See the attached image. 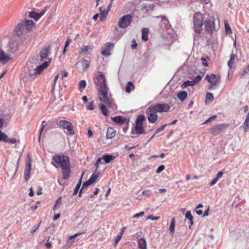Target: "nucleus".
Returning a JSON list of instances; mask_svg holds the SVG:
<instances>
[{
	"instance_id": "nucleus-1",
	"label": "nucleus",
	"mask_w": 249,
	"mask_h": 249,
	"mask_svg": "<svg viewBox=\"0 0 249 249\" xmlns=\"http://www.w3.org/2000/svg\"><path fill=\"white\" fill-rule=\"evenodd\" d=\"M94 83L98 87L97 89L100 95L99 100L104 102L107 106H112V100L108 94V88L106 83V80L103 73L98 71L97 76L94 79Z\"/></svg>"
},
{
	"instance_id": "nucleus-2",
	"label": "nucleus",
	"mask_w": 249,
	"mask_h": 249,
	"mask_svg": "<svg viewBox=\"0 0 249 249\" xmlns=\"http://www.w3.org/2000/svg\"><path fill=\"white\" fill-rule=\"evenodd\" d=\"M53 160L57 163L60 164L63 170V179H67L69 178L71 172L70 158L68 156L60 155L54 156Z\"/></svg>"
},
{
	"instance_id": "nucleus-3",
	"label": "nucleus",
	"mask_w": 249,
	"mask_h": 249,
	"mask_svg": "<svg viewBox=\"0 0 249 249\" xmlns=\"http://www.w3.org/2000/svg\"><path fill=\"white\" fill-rule=\"evenodd\" d=\"M193 19L194 29L195 33L194 38L195 39L200 36L202 26L204 24L203 16L199 12L196 13L194 15Z\"/></svg>"
},
{
	"instance_id": "nucleus-4",
	"label": "nucleus",
	"mask_w": 249,
	"mask_h": 249,
	"mask_svg": "<svg viewBox=\"0 0 249 249\" xmlns=\"http://www.w3.org/2000/svg\"><path fill=\"white\" fill-rule=\"evenodd\" d=\"M205 78L210 83L208 87L209 90H214L217 89L220 80V77L219 75H216L214 74H211L210 75L207 74Z\"/></svg>"
},
{
	"instance_id": "nucleus-5",
	"label": "nucleus",
	"mask_w": 249,
	"mask_h": 249,
	"mask_svg": "<svg viewBox=\"0 0 249 249\" xmlns=\"http://www.w3.org/2000/svg\"><path fill=\"white\" fill-rule=\"evenodd\" d=\"M58 124L64 130L67 135L70 136H72L74 135L73 126L71 122L66 120H60Z\"/></svg>"
},
{
	"instance_id": "nucleus-6",
	"label": "nucleus",
	"mask_w": 249,
	"mask_h": 249,
	"mask_svg": "<svg viewBox=\"0 0 249 249\" xmlns=\"http://www.w3.org/2000/svg\"><path fill=\"white\" fill-rule=\"evenodd\" d=\"M133 16L131 14H127L122 17L119 20L118 25L121 28H125L131 23Z\"/></svg>"
},
{
	"instance_id": "nucleus-7",
	"label": "nucleus",
	"mask_w": 249,
	"mask_h": 249,
	"mask_svg": "<svg viewBox=\"0 0 249 249\" xmlns=\"http://www.w3.org/2000/svg\"><path fill=\"white\" fill-rule=\"evenodd\" d=\"M51 48L49 46H44L42 49L39 52V55L38 56L37 59H38V61L39 62H41L43 61L44 60L50 59V58H48L49 54L50 53Z\"/></svg>"
},
{
	"instance_id": "nucleus-8",
	"label": "nucleus",
	"mask_w": 249,
	"mask_h": 249,
	"mask_svg": "<svg viewBox=\"0 0 249 249\" xmlns=\"http://www.w3.org/2000/svg\"><path fill=\"white\" fill-rule=\"evenodd\" d=\"M28 71L23 77V79L25 81H32L37 77L36 73H35V70L33 66L28 67Z\"/></svg>"
},
{
	"instance_id": "nucleus-9",
	"label": "nucleus",
	"mask_w": 249,
	"mask_h": 249,
	"mask_svg": "<svg viewBox=\"0 0 249 249\" xmlns=\"http://www.w3.org/2000/svg\"><path fill=\"white\" fill-rule=\"evenodd\" d=\"M152 108H153L154 110H155L157 113L158 112H167L170 107L167 104H157L155 105H153L150 106Z\"/></svg>"
},
{
	"instance_id": "nucleus-10",
	"label": "nucleus",
	"mask_w": 249,
	"mask_h": 249,
	"mask_svg": "<svg viewBox=\"0 0 249 249\" xmlns=\"http://www.w3.org/2000/svg\"><path fill=\"white\" fill-rule=\"evenodd\" d=\"M146 113L147 114V119L151 123H154L156 122L158 119V115L157 112L154 110L151 107H149L146 111Z\"/></svg>"
},
{
	"instance_id": "nucleus-11",
	"label": "nucleus",
	"mask_w": 249,
	"mask_h": 249,
	"mask_svg": "<svg viewBox=\"0 0 249 249\" xmlns=\"http://www.w3.org/2000/svg\"><path fill=\"white\" fill-rule=\"evenodd\" d=\"M204 27L207 33L212 34L213 31L215 30L214 20L210 19L206 20L204 22Z\"/></svg>"
},
{
	"instance_id": "nucleus-12",
	"label": "nucleus",
	"mask_w": 249,
	"mask_h": 249,
	"mask_svg": "<svg viewBox=\"0 0 249 249\" xmlns=\"http://www.w3.org/2000/svg\"><path fill=\"white\" fill-rule=\"evenodd\" d=\"M228 125L226 124L214 125L211 127L210 131L211 133L213 135H217L228 127Z\"/></svg>"
},
{
	"instance_id": "nucleus-13",
	"label": "nucleus",
	"mask_w": 249,
	"mask_h": 249,
	"mask_svg": "<svg viewBox=\"0 0 249 249\" xmlns=\"http://www.w3.org/2000/svg\"><path fill=\"white\" fill-rule=\"evenodd\" d=\"M157 18H161V20L160 21V29L163 31H168L171 28V25L169 23V21L167 18L165 16H158Z\"/></svg>"
},
{
	"instance_id": "nucleus-14",
	"label": "nucleus",
	"mask_w": 249,
	"mask_h": 249,
	"mask_svg": "<svg viewBox=\"0 0 249 249\" xmlns=\"http://www.w3.org/2000/svg\"><path fill=\"white\" fill-rule=\"evenodd\" d=\"M114 46V44L110 42H107L105 44L104 46L102 47L101 49L102 54L106 57L110 55V50Z\"/></svg>"
},
{
	"instance_id": "nucleus-15",
	"label": "nucleus",
	"mask_w": 249,
	"mask_h": 249,
	"mask_svg": "<svg viewBox=\"0 0 249 249\" xmlns=\"http://www.w3.org/2000/svg\"><path fill=\"white\" fill-rule=\"evenodd\" d=\"M31 167V160L29 158L26 161L25 168L24 172L23 177L25 181H27L30 178Z\"/></svg>"
},
{
	"instance_id": "nucleus-16",
	"label": "nucleus",
	"mask_w": 249,
	"mask_h": 249,
	"mask_svg": "<svg viewBox=\"0 0 249 249\" xmlns=\"http://www.w3.org/2000/svg\"><path fill=\"white\" fill-rule=\"evenodd\" d=\"M51 60L49 59V61H45L41 65L39 66H37L35 70V73H36V75H40L42 71L46 69L49 65Z\"/></svg>"
},
{
	"instance_id": "nucleus-17",
	"label": "nucleus",
	"mask_w": 249,
	"mask_h": 249,
	"mask_svg": "<svg viewBox=\"0 0 249 249\" xmlns=\"http://www.w3.org/2000/svg\"><path fill=\"white\" fill-rule=\"evenodd\" d=\"M11 59L9 54L6 53L2 49H0V62L1 64H5Z\"/></svg>"
},
{
	"instance_id": "nucleus-18",
	"label": "nucleus",
	"mask_w": 249,
	"mask_h": 249,
	"mask_svg": "<svg viewBox=\"0 0 249 249\" xmlns=\"http://www.w3.org/2000/svg\"><path fill=\"white\" fill-rule=\"evenodd\" d=\"M8 47L9 51L11 53H15L18 49V43L15 40H11L9 41L8 44Z\"/></svg>"
},
{
	"instance_id": "nucleus-19",
	"label": "nucleus",
	"mask_w": 249,
	"mask_h": 249,
	"mask_svg": "<svg viewBox=\"0 0 249 249\" xmlns=\"http://www.w3.org/2000/svg\"><path fill=\"white\" fill-rule=\"evenodd\" d=\"M111 119L113 121L120 125L123 124L128 122L127 120L122 116H115L114 117L111 118Z\"/></svg>"
},
{
	"instance_id": "nucleus-20",
	"label": "nucleus",
	"mask_w": 249,
	"mask_h": 249,
	"mask_svg": "<svg viewBox=\"0 0 249 249\" xmlns=\"http://www.w3.org/2000/svg\"><path fill=\"white\" fill-rule=\"evenodd\" d=\"M144 132L143 125L135 124V130H132L131 133L133 134L141 135Z\"/></svg>"
},
{
	"instance_id": "nucleus-21",
	"label": "nucleus",
	"mask_w": 249,
	"mask_h": 249,
	"mask_svg": "<svg viewBox=\"0 0 249 249\" xmlns=\"http://www.w3.org/2000/svg\"><path fill=\"white\" fill-rule=\"evenodd\" d=\"M139 249H147V242L144 238H141L138 241Z\"/></svg>"
},
{
	"instance_id": "nucleus-22",
	"label": "nucleus",
	"mask_w": 249,
	"mask_h": 249,
	"mask_svg": "<svg viewBox=\"0 0 249 249\" xmlns=\"http://www.w3.org/2000/svg\"><path fill=\"white\" fill-rule=\"evenodd\" d=\"M116 131L112 127H108L107 130L106 137L107 139L114 138L116 135Z\"/></svg>"
},
{
	"instance_id": "nucleus-23",
	"label": "nucleus",
	"mask_w": 249,
	"mask_h": 249,
	"mask_svg": "<svg viewBox=\"0 0 249 249\" xmlns=\"http://www.w3.org/2000/svg\"><path fill=\"white\" fill-rule=\"evenodd\" d=\"M25 28L24 22H21L18 24L15 29V32L17 35L19 36L21 34L22 31Z\"/></svg>"
},
{
	"instance_id": "nucleus-24",
	"label": "nucleus",
	"mask_w": 249,
	"mask_h": 249,
	"mask_svg": "<svg viewBox=\"0 0 249 249\" xmlns=\"http://www.w3.org/2000/svg\"><path fill=\"white\" fill-rule=\"evenodd\" d=\"M178 98L181 101H184L187 97V93L186 91H181L177 94Z\"/></svg>"
},
{
	"instance_id": "nucleus-25",
	"label": "nucleus",
	"mask_w": 249,
	"mask_h": 249,
	"mask_svg": "<svg viewBox=\"0 0 249 249\" xmlns=\"http://www.w3.org/2000/svg\"><path fill=\"white\" fill-rule=\"evenodd\" d=\"M102 158L106 163H109L111 160H113L115 159V157L111 154H107L103 155Z\"/></svg>"
},
{
	"instance_id": "nucleus-26",
	"label": "nucleus",
	"mask_w": 249,
	"mask_h": 249,
	"mask_svg": "<svg viewBox=\"0 0 249 249\" xmlns=\"http://www.w3.org/2000/svg\"><path fill=\"white\" fill-rule=\"evenodd\" d=\"M25 28L27 30H30L32 29V28L35 25V23L31 20H27L26 19L25 22H24Z\"/></svg>"
},
{
	"instance_id": "nucleus-27",
	"label": "nucleus",
	"mask_w": 249,
	"mask_h": 249,
	"mask_svg": "<svg viewBox=\"0 0 249 249\" xmlns=\"http://www.w3.org/2000/svg\"><path fill=\"white\" fill-rule=\"evenodd\" d=\"M148 33L149 29L148 28H144L142 29V40L146 41L148 39Z\"/></svg>"
},
{
	"instance_id": "nucleus-28",
	"label": "nucleus",
	"mask_w": 249,
	"mask_h": 249,
	"mask_svg": "<svg viewBox=\"0 0 249 249\" xmlns=\"http://www.w3.org/2000/svg\"><path fill=\"white\" fill-rule=\"evenodd\" d=\"M81 52L83 53H89L93 50V46L92 45L84 46L81 48Z\"/></svg>"
},
{
	"instance_id": "nucleus-29",
	"label": "nucleus",
	"mask_w": 249,
	"mask_h": 249,
	"mask_svg": "<svg viewBox=\"0 0 249 249\" xmlns=\"http://www.w3.org/2000/svg\"><path fill=\"white\" fill-rule=\"evenodd\" d=\"M176 219L175 217H173L171 219L170 225L169 227V230L171 234H173L175 232V227Z\"/></svg>"
},
{
	"instance_id": "nucleus-30",
	"label": "nucleus",
	"mask_w": 249,
	"mask_h": 249,
	"mask_svg": "<svg viewBox=\"0 0 249 249\" xmlns=\"http://www.w3.org/2000/svg\"><path fill=\"white\" fill-rule=\"evenodd\" d=\"M185 217L189 220L190 222V225L189 226V228L191 229V226L193 225V216L192 215L190 211H187L185 213Z\"/></svg>"
},
{
	"instance_id": "nucleus-31",
	"label": "nucleus",
	"mask_w": 249,
	"mask_h": 249,
	"mask_svg": "<svg viewBox=\"0 0 249 249\" xmlns=\"http://www.w3.org/2000/svg\"><path fill=\"white\" fill-rule=\"evenodd\" d=\"M99 10L100 11L101 15L100 20L103 21L107 17L108 13L107 12V11H106L105 9L103 10L102 7H100Z\"/></svg>"
},
{
	"instance_id": "nucleus-32",
	"label": "nucleus",
	"mask_w": 249,
	"mask_h": 249,
	"mask_svg": "<svg viewBox=\"0 0 249 249\" xmlns=\"http://www.w3.org/2000/svg\"><path fill=\"white\" fill-rule=\"evenodd\" d=\"M135 89V86L131 82H128L126 85L125 91L127 93H130Z\"/></svg>"
},
{
	"instance_id": "nucleus-33",
	"label": "nucleus",
	"mask_w": 249,
	"mask_h": 249,
	"mask_svg": "<svg viewBox=\"0 0 249 249\" xmlns=\"http://www.w3.org/2000/svg\"><path fill=\"white\" fill-rule=\"evenodd\" d=\"M145 120V116L143 115H140L137 118L136 124L143 125V122Z\"/></svg>"
},
{
	"instance_id": "nucleus-34",
	"label": "nucleus",
	"mask_w": 249,
	"mask_h": 249,
	"mask_svg": "<svg viewBox=\"0 0 249 249\" xmlns=\"http://www.w3.org/2000/svg\"><path fill=\"white\" fill-rule=\"evenodd\" d=\"M195 84H194V82L193 81V80H187L183 83V84L181 85V87L182 89H185L189 86H193Z\"/></svg>"
},
{
	"instance_id": "nucleus-35",
	"label": "nucleus",
	"mask_w": 249,
	"mask_h": 249,
	"mask_svg": "<svg viewBox=\"0 0 249 249\" xmlns=\"http://www.w3.org/2000/svg\"><path fill=\"white\" fill-rule=\"evenodd\" d=\"M203 76L204 73L203 72H200L199 74L195 76L194 78L192 79L193 81L194 82V84L196 85V84L200 82Z\"/></svg>"
},
{
	"instance_id": "nucleus-36",
	"label": "nucleus",
	"mask_w": 249,
	"mask_h": 249,
	"mask_svg": "<svg viewBox=\"0 0 249 249\" xmlns=\"http://www.w3.org/2000/svg\"><path fill=\"white\" fill-rule=\"evenodd\" d=\"M29 17L31 18H33L35 20L37 21L39 19V16H38V13H36L35 11H32L29 13Z\"/></svg>"
},
{
	"instance_id": "nucleus-37",
	"label": "nucleus",
	"mask_w": 249,
	"mask_h": 249,
	"mask_svg": "<svg viewBox=\"0 0 249 249\" xmlns=\"http://www.w3.org/2000/svg\"><path fill=\"white\" fill-rule=\"evenodd\" d=\"M236 56V54L233 53L230 55V59L228 62V65L230 69L232 67Z\"/></svg>"
},
{
	"instance_id": "nucleus-38",
	"label": "nucleus",
	"mask_w": 249,
	"mask_h": 249,
	"mask_svg": "<svg viewBox=\"0 0 249 249\" xmlns=\"http://www.w3.org/2000/svg\"><path fill=\"white\" fill-rule=\"evenodd\" d=\"M101 111L103 114L105 115V116H108V109H107V107H106V106L104 104H102L100 106V107Z\"/></svg>"
},
{
	"instance_id": "nucleus-39",
	"label": "nucleus",
	"mask_w": 249,
	"mask_h": 249,
	"mask_svg": "<svg viewBox=\"0 0 249 249\" xmlns=\"http://www.w3.org/2000/svg\"><path fill=\"white\" fill-rule=\"evenodd\" d=\"M83 68L82 70L83 71H85L87 69H88L89 66L90 62L89 61L86 59H83L82 60Z\"/></svg>"
},
{
	"instance_id": "nucleus-40",
	"label": "nucleus",
	"mask_w": 249,
	"mask_h": 249,
	"mask_svg": "<svg viewBox=\"0 0 249 249\" xmlns=\"http://www.w3.org/2000/svg\"><path fill=\"white\" fill-rule=\"evenodd\" d=\"M155 8V5L154 4H150L149 5H144L143 6V9L145 10L146 12H148L150 11H153Z\"/></svg>"
},
{
	"instance_id": "nucleus-41",
	"label": "nucleus",
	"mask_w": 249,
	"mask_h": 249,
	"mask_svg": "<svg viewBox=\"0 0 249 249\" xmlns=\"http://www.w3.org/2000/svg\"><path fill=\"white\" fill-rule=\"evenodd\" d=\"M79 90L82 92L83 89L86 88L87 83L85 80H81L79 83Z\"/></svg>"
},
{
	"instance_id": "nucleus-42",
	"label": "nucleus",
	"mask_w": 249,
	"mask_h": 249,
	"mask_svg": "<svg viewBox=\"0 0 249 249\" xmlns=\"http://www.w3.org/2000/svg\"><path fill=\"white\" fill-rule=\"evenodd\" d=\"M99 173H95L94 172L92 173L90 177L89 178V179L90 181L93 183H94L96 180L97 179V178L99 177Z\"/></svg>"
},
{
	"instance_id": "nucleus-43",
	"label": "nucleus",
	"mask_w": 249,
	"mask_h": 249,
	"mask_svg": "<svg viewBox=\"0 0 249 249\" xmlns=\"http://www.w3.org/2000/svg\"><path fill=\"white\" fill-rule=\"evenodd\" d=\"M4 142H8L10 144H14L16 143L17 140L15 138H9L6 135V139L4 140Z\"/></svg>"
},
{
	"instance_id": "nucleus-44",
	"label": "nucleus",
	"mask_w": 249,
	"mask_h": 249,
	"mask_svg": "<svg viewBox=\"0 0 249 249\" xmlns=\"http://www.w3.org/2000/svg\"><path fill=\"white\" fill-rule=\"evenodd\" d=\"M81 177H82V176ZM81 180H82V178H81L79 181L76 184V186L74 190V192L73 193V195H75L77 194V193L80 188L81 185Z\"/></svg>"
},
{
	"instance_id": "nucleus-45",
	"label": "nucleus",
	"mask_w": 249,
	"mask_h": 249,
	"mask_svg": "<svg viewBox=\"0 0 249 249\" xmlns=\"http://www.w3.org/2000/svg\"><path fill=\"white\" fill-rule=\"evenodd\" d=\"M213 100V96L212 93L208 92L206 94V102L209 101L211 102Z\"/></svg>"
},
{
	"instance_id": "nucleus-46",
	"label": "nucleus",
	"mask_w": 249,
	"mask_h": 249,
	"mask_svg": "<svg viewBox=\"0 0 249 249\" xmlns=\"http://www.w3.org/2000/svg\"><path fill=\"white\" fill-rule=\"evenodd\" d=\"M225 29L227 34H231V30L229 24L227 22H224Z\"/></svg>"
},
{
	"instance_id": "nucleus-47",
	"label": "nucleus",
	"mask_w": 249,
	"mask_h": 249,
	"mask_svg": "<svg viewBox=\"0 0 249 249\" xmlns=\"http://www.w3.org/2000/svg\"><path fill=\"white\" fill-rule=\"evenodd\" d=\"M41 223V221H40L37 224L35 225L33 227L32 229L31 230V233L32 234L34 233L38 229V228H39V227L40 226Z\"/></svg>"
},
{
	"instance_id": "nucleus-48",
	"label": "nucleus",
	"mask_w": 249,
	"mask_h": 249,
	"mask_svg": "<svg viewBox=\"0 0 249 249\" xmlns=\"http://www.w3.org/2000/svg\"><path fill=\"white\" fill-rule=\"evenodd\" d=\"M92 183L90 181V180L89 179L86 181L84 182L82 185V189H84L87 187H88L89 185L91 184Z\"/></svg>"
},
{
	"instance_id": "nucleus-49",
	"label": "nucleus",
	"mask_w": 249,
	"mask_h": 249,
	"mask_svg": "<svg viewBox=\"0 0 249 249\" xmlns=\"http://www.w3.org/2000/svg\"><path fill=\"white\" fill-rule=\"evenodd\" d=\"M95 106L93 104V101H91L89 103V105L87 106V109L88 110H92L94 109Z\"/></svg>"
},
{
	"instance_id": "nucleus-50",
	"label": "nucleus",
	"mask_w": 249,
	"mask_h": 249,
	"mask_svg": "<svg viewBox=\"0 0 249 249\" xmlns=\"http://www.w3.org/2000/svg\"><path fill=\"white\" fill-rule=\"evenodd\" d=\"M167 125H168L167 124H163L161 127H160L159 128H158L157 129L156 132L155 133V135H156L157 134H158V133H160V132L163 131L165 129V128L166 127V126Z\"/></svg>"
},
{
	"instance_id": "nucleus-51",
	"label": "nucleus",
	"mask_w": 249,
	"mask_h": 249,
	"mask_svg": "<svg viewBox=\"0 0 249 249\" xmlns=\"http://www.w3.org/2000/svg\"><path fill=\"white\" fill-rule=\"evenodd\" d=\"M165 169V166L163 165H161L159 166L157 169L156 171V173L160 174L161 172H162Z\"/></svg>"
},
{
	"instance_id": "nucleus-52",
	"label": "nucleus",
	"mask_w": 249,
	"mask_h": 249,
	"mask_svg": "<svg viewBox=\"0 0 249 249\" xmlns=\"http://www.w3.org/2000/svg\"><path fill=\"white\" fill-rule=\"evenodd\" d=\"M103 160L102 157L101 158H98V159L97 160L95 165L96 167V169H97L99 167V165L103 164V163L101 161V160Z\"/></svg>"
},
{
	"instance_id": "nucleus-53",
	"label": "nucleus",
	"mask_w": 249,
	"mask_h": 249,
	"mask_svg": "<svg viewBox=\"0 0 249 249\" xmlns=\"http://www.w3.org/2000/svg\"><path fill=\"white\" fill-rule=\"evenodd\" d=\"M6 139V134L0 130V141L4 142Z\"/></svg>"
},
{
	"instance_id": "nucleus-54",
	"label": "nucleus",
	"mask_w": 249,
	"mask_h": 249,
	"mask_svg": "<svg viewBox=\"0 0 249 249\" xmlns=\"http://www.w3.org/2000/svg\"><path fill=\"white\" fill-rule=\"evenodd\" d=\"M244 124L246 126H249V112L247 114Z\"/></svg>"
},
{
	"instance_id": "nucleus-55",
	"label": "nucleus",
	"mask_w": 249,
	"mask_h": 249,
	"mask_svg": "<svg viewBox=\"0 0 249 249\" xmlns=\"http://www.w3.org/2000/svg\"><path fill=\"white\" fill-rule=\"evenodd\" d=\"M217 117L216 115H213L211 117H210L208 119L206 120L204 124H207L210 122H211L212 120H214Z\"/></svg>"
},
{
	"instance_id": "nucleus-56",
	"label": "nucleus",
	"mask_w": 249,
	"mask_h": 249,
	"mask_svg": "<svg viewBox=\"0 0 249 249\" xmlns=\"http://www.w3.org/2000/svg\"><path fill=\"white\" fill-rule=\"evenodd\" d=\"M246 74H249V64L245 68L242 75H243Z\"/></svg>"
},
{
	"instance_id": "nucleus-57",
	"label": "nucleus",
	"mask_w": 249,
	"mask_h": 249,
	"mask_svg": "<svg viewBox=\"0 0 249 249\" xmlns=\"http://www.w3.org/2000/svg\"><path fill=\"white\" fill-rule=\"evenodd\" d=\"M151 169V166L149 165H147L143 168H142V172H147Z\"/></svg>"
},
{
	"instance_id": "nucleus-58",
	"label": "nucleus",
	"mask_w": 249,
	"mask_h": 249,
	"mask_svg": "<svg viewBox=\"0 0 249 249\" xmlns=\"http://www.w3.org/2000/svg\"><path fill=\"white\" fill-rule=\"evenodd\" d=\"M159 219V217L158 216H154L152 214L149 215L147 219H151L152 220H157Z\"/></svg>"
},
{
	"instance_id": "nucleus-59",
	"label": "nucleus",
	"mask_w": 249,
	"mask_h": 249,
	"mask_svg": "<svg viewBox=\"0 0 249 249\" xmlns=\"http://www.w3.org/2000/svg\"><path fill=\"white\" fill-rule=\"evenodd\" d=\"M122 233H121L120 235H118L116 237V238L115 240V244H117L120 241V240L122 238Z\"/></svg>"
},
{
	"instance_id": "nucleus-60",
	"label": "nucleus",
	"mask_w": 249,
	"mask_h": 249,
	"mask_svg": "<svg viewBox=\"0 0 249 249\" xmlns=\"http://www.w3.org/2000/svg\"><path fill=\"white\" fill-rule=\"evenodd\" d=\"M144 214V213L143 212H141L139 213L135 214L134 216V218H138L140 216H142Z\"/></svg>"
},
{
	"instance_id": "nucleus-61",
	"label": "nucleus",
	"mask_w": 249,
	"mask_h": 249,
	"mask_svg": "<svg viewBox=\"0 0 249 249\" xmlns=\"http://www.w3.org/2000/svg\"><path fill=\"white\" fill-rule=\"evenodd\" d=\"M137 46V43H136L135 40L133 39L132 41V44L131 46V48L133 49H135L136 48Z\"/></svg>"
},
{
	"instance_id": "nucleus-62",
	"label": "nucleus",
	"mask_w": 249,
	"mask_h": 249,
	"mask_svg": "<svg viewBox=\"0 0 249 249\" xmlns=\"http://www.w3.org/2000/svg\"><path fill=\"white\" fill-rule=\"evenodd\" d=\"M218 180V179L217 178H214L210 182V185L211 186L213 185L217 182Z\"/></svg>"
},
{
	"instance_id": "nucleus-63",
	"label": "nucleus",
	"mask_w": 249,
	"mask_h": 249,
	"mask_svg": "<svg viewBox=\"0 0 249 249\" xmlns=\"http://www.w3.org/2000/svg\"><path fill=\"white\" fill-rule=\"evenodd\" d=\"M150 190H145L142 192V194L143 195L149 196L150 195Z\"/></svg>"
},
{
	"instance_id": "nucleus-64",
	"label": "nucleus",
	"mask_w": 249,
	"mask_h": 249,
	"mask_svg": "<svg viewBox=\"0 0 249 249\" xmlns=\"http://www.w3.org/2000/svg\"><path fill=\"white\" fill-rule=\"evenodd\" d=\"M223 175V172L220 171V172H218L216 175V177H215L216 178H217L218 179H219L220 178H221L222 176Z\"/></svg>"
}]
</instances>
